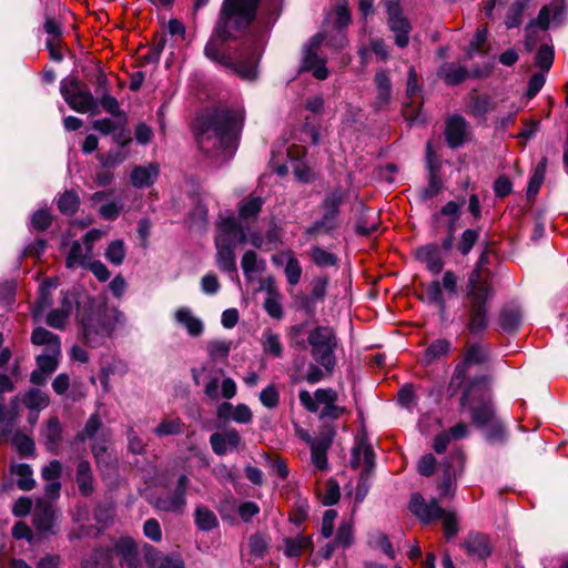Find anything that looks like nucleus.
Masks as SVG:
<instances>
[{"mask_svg": "<svg viewBox=\"0 0 568 568\" xmlns=\"http://www.w3.org/2000/svg\"><path fill=\"white\" fill-rule=\"evenodd\" d=\"M462 548L467 552V555L475 557L478 560H486L493 554L494 546L487 535L469 532L465 537Z\"/></svg>", "mask_w": 568, "mask_h": 568, "instance_id": "obj_16", "label": "nucleus"}, {"mask_svg": "<svg viewBox=\"0 0 568 568\" xmlns=\"http://www.w3.org/2000/svg\"><path fill=\"white\" fill-rule=\"evenodd\" d=\"M327 44V39L324 33H317L304 48L301 70L312 71L314 78L317 80H325L328 77V70L325 67L326 60L318 53L323 44Z\"/></svg>", "mask_w": 568, "mask_h": 568, "instance_id": "obj_11", "label": "nucleus"}, {"mask_svg": "<svg viewBox=\"0 0 568 568\" xmlns=\"http://www.w3.org/2000/svg\"><path fill=\"white\" fill-rule=\"evenodd\" d=\"M33 525L41 534H55L54 511L49 505L38 501L33 515Z\"/></svg>", "mask_w": 568, "mask_h": 568, "instance_id": "obj_23", "label": "nucleus"}, {"mask_svg": "<svg viewBox=\"0 0 568 568\" xmlns=\"http://www.w3.org/2000/svg\"><path fill=\"white\" fill-rule=\"evenodd\" d=\"M113 556L109 548L95 550L85 561L84 568H111Z\"/></svg>", "mask_w": 568, "mask_h": 568, "instance_id": "obj_41", "label": "nucleus"}, {"mask_svg": "<svg viewBox=\"0 0 568 568\" xmlns=\"http://www.w3.org/2000/svg\"><path fill=\"white\" fill-rule=\"evenodd\" d=\"M75 480L82 495L88 496L93 491V477L90 464L87 460L79 462Z\"/></svg>", "mask_w": 568, "mask_h": 568, "instance_id": "obj_30", "label": "nucleus"}, {"mask_svg": "<svg viewBox=\"0 0 568 568\" xmlns=\"http://www.w3.org/2000/svg\"><path fill=\"white\" fill-rule=\"evenodd\" d=\"M221 237H223L225 244L233 247H236V244L247 242L246 233L233 216L223 217L219 222L215 240Z\"/></svg>", "mask_w": 568, "mask_h": 568, "instance_id": "obj_14", "label": "nucleus"}, {"mask_svg": "<svg viewBox=\"0 0 568 568\" xmlns=\"http://www.w3.org/2000/svg\"><path fill=\"white\" fill-rule=\"evenodd\" d=\"M354 529L352 520H344L341 523L335 544L341 547H349L353 542Z\"/></svg>", "mask_w": 568, "mask_h": 568, "instance_id": "obj_52", "label": "nucleus"}, {"mask_svg": "<svg viewBox=\"0 0 568 568\" xmlns=\"http://www.w3.org/2000/svg\"><path fill=\"white\" fill-rule=\"evenodd\" d=\"M102 428V423L98 415H91L85 423L83 430L78 435L79 439H98L95 436Z\"/></svg>", "mask_w": 568, "mask_h": 568, "instance_id": "obj_55", "label": "nucleus"}, {"mask_svg": "<svg viewBox=\"0 0 568 568\" xmlns=\"http://www.w3.org/2000/svg\"><path fill=\"white\" fill-rule=\"evenodd\" d=\"M93 251L84 243L74 241L67 254L65 265L68 268L87 267L92 258Z\"/></svg>", "mask_w": 568, "mask_h": 568, "instance_id": "obj_25", "label": "nucleus"}, {"mask_svg": "<svg viewBox=\"0 0 568 568\" xmlns=\"http://www.w3.org/2000/svg\"><path fill=\"white\" fill-rule=\"evenodd\" d=\"M464 203H465L464 201H462L460 203H457L455 201H449L448 203H446L443 206V209L440 211L443 215L450 217V224H449L450 234H453L455 231L454 224L460 216V209L464 205Z\"/></svg>", "mask_w": 568, "mask_h": 568, "instance_id": "obj_61", "label": "nucleus"}, {"mask_svg": "<svg viewBox=\"0 0 568 568\" xmlns=\"http://www.w3.org/2000/svg\"><path fill=\"white\" fill-rule=\"evenodd\" d=\"M80 204L79 196L73 191L64 192L58 200V207L63 214H73Z\"/></svg>", "mask_w": 568, "mask_h": 568, "instance_id": "obj_49", "label": "nucleus"}, {"mask_svg": "<svg viewBox=\"0 0 568 568\" xmlns=\"http://www.w3.org/2000/svg\"><path fill=\"white\" fill-rule=\"evenodd\" d=\"M311 260L321 267L333 266L336 264L337 258L334 254L325 251L320 246L312 247L310 252Z\"/></svg>", "mask_w": 568, "mask_h": 568, "instance_id": "obj_51", "label": "nucleus"}, {"mask_svg": "<svg viewBox=\"0 0 568 568\" xmlns=\"http://www.w3.org/2000/svg\"><path fill=\"white\" fill-rule=\"evenodd\" d=\"M443 519L445 536L447 539L454 538L458 534V520L454 513L445 511L443 509V515L440 517Z\"/></svg>", "mask_w": 568, "mask_h": 568, "instance_id": "obj_59", "label": "nucleus"}, {"mask_svg": "<svg viewBox=\"0 0 568 568\" xmlns=\"http://www.w3.org/2000/svg\"><path fill=\"white\" fill-rule=\"evenodd\" d=\"M243 272L248 275L251 273L257 272L264 267L263 262L258 263L257 255L253 251H247L241 262Z\"/></svg>", "mask_w": 568, "mask_h": 568, "instance_id": "obj_62", "label": "nucleus"}, {"mask_svg": "<svg viewBox=\"0 0 568 568\" xmlns=\"http://www.w3.org/2000/svg\"><path fill=\"white\" fill-rule=\"evenodd\" d=\"M263 205L260 196H247L239 205V215L242 220H248L258 214Z\"/></svg>", "mask_w": 568, "mask_h": 568, "instance_id": "obj_42", "label": "nucleus"}, {"mask_svg": "<svg viewBox=\"0 0 568 568\" xmlns=\"http://www.w3.org/2000/svg\"><path fill=\"white\" fill-rule=\"evenodd\" d=\"M183 430V424L179 418H166L163 419L158 427L153 429V433L158 437L170 436L181 434Z\"/></svg>", "mask_w": 568, "mask_h": 568, "instance_id": "obj_47", "label": "nucleus"}, {"mask_svg": "<svg viewBox=\"0 0 568 568\" xmlns=\"http://www.w3.org/2000/svg\"><path fill=\"white\" fill-rule=\"evenodd\" d=\"M315 398L318 406L322 405L323 409L320 417L322 419H337L345 413V408L336 405L338 395L332 388H320L315 392Z\"/></svg>", "mask_w": 568, "mask_h": 568, "instance_id": "obj_18", "label": "nucleus"}, {"mask_svg": "<svg viewBox=\"0 0 568 568\" xmlns=\"http://www.w3.org/2000/svg\"><path fill=\"white\" fill-rule=\"evenodd\" d=\"M521 324V311L518 306H506L499 316V325L506 332L517 329Z\"/></svg>", "mask_w": 568, "mask_h": 568, "instance_id": "obj_33", "label": "nucleus"}, {"mask_svg": "<svg viewBox=\"0 0 568 568\" xmlns=\"http://www.w3.org/2000/svg\"><path fill=\"white\" fill-rule=\"evenodd\" d=\"M529 0H516L508 9L505 24L508 29L516 28L521 23L523 13Z\"/></svg>", "mask_w": 568, "mask_h": 568, "instance_id": "obj_45", "label": "nucleus"}, {"mask_svg": "<svg viewBox=\"0 0 568 568\" xmlns=\"http://www.w3.org/2000/svg\"><path fill=\"white\" fill-rule=\"evenodd\" d=\"M311 452H312V462L318 469H325L327 466L326 452L329 447V442L326 439H308Z\"/></svg>", "mask_w": 568, "mask_h": 568, "instance_id": "obj_36", "label": "nucleus"}, {"mask_svg": "<svg viewBox=\"0 0 568 568\" xmlns=\"http://www.w3.org/2000/svg\"><path fill=\"white\" fill-rule=\"evenodd\" d=\"M105 258L114 265H121L125 258V246L123 241H112L105 251Z\"/></svg>", "mask_w": 568, "mask_h": 568, "instance_id": "obj_50", "label": "nucleus"}, {"mask_svg": "<svg viewBox=\"0 0 568 568\" xmlns=\"http://www.w3.org/2000/svg\"><path fill=\"white\" fill-rule=\"evenodd\" d=\"M284 273L288 284L292 286L296 285L301 280L302 267L292 254L288 255Z\"/></svg>", "mask_w": 568, "mask_h": 568, "instance_id": "obj_53", "label": "nucleus"}, {"mask_svg": "<svg viewBox=\"0 0 568 568\" xmlns=\"http://www.w3.org/2000/svg\"><path fill=\"white\" fill-rule=\"evenodd\" d=\"M243 122L244 113L240 109H223L206 118L199 119L196 128L199 146L204 152L219 148L225 158H230L236 149V141Z\"/></svg>", "mask_w": 568, "mask_h": 568, "instance_id": "obj_2", "label": "nucleus"}, {"mask_svg": "<svg viewBox=\"0 0 568 568\" xmlns=\"http://www.w3.org/2000/svg\"><path fill=\"white\" fill-rule=\"evenodd\" d=\"M312 537L305 535L285 538L282 546L283 552L286 557H300L303 552L312 550Z\"/></svg>", "mask_w": 568, "mask_h": 568, "instance_id": "obj_28", "label": "nucleus"}, {"mask_svg": "<svg viewBox=\"0 0 568 568\" xmlns=\"http://www.w3.org/2000/svg\"><path fill=\"white\" fill-rule=\"evenodd\" d=\"M258 1L260 0H224L215 29V37L207 42L204 50L209 59L231 68L239 77L248 81L257 77L256 67L260 57L258 52L254 51L246 62L233 64L223 53L222 44L233 37V31L241 30L252 22Z\"/></svg>", "mask_w": 568, "mask_h": 568, "instance_id": "obj_1", "label": "nucleus"}, {"mask_svg": "<svg viewBox=\"0 0 568 568\" xmlns=\"http://www.w3.org/2000/svg\"><path fill=\"white\" fill-rule=\"evenodd\" d=\"M72 305L67 297L63 298V305L59 310L51 311L47 316V324L53 328H63L67 318L71 313Z\"/></svg>", "mask_w": 568, "mask_h": 568, "instance_id": "obj_43", "label": "nucleus"}, {"mask_svg": "<svg viewBox=\"0 0 568 568\" xmlns=\"http://www.w3.org/2000/svg\"><path fill=\"white\" fill-rule=\"evenodd\" d=\"M112 556L119 558L122 568H141L139 564L138 547L129 536H122L112 542L109 548Z\"/></svg>", "mask_w": 568, "mask_h": 568, "instance_id": "obj_12", "label": "nucleus"}, {"mask_svg": "<svg viewBox=\"0 0 568 568\" xmlns=\"http://www.w3.org/2000/svg\"><path fill=\"white\" fill-rule=\"evenodd\" d=\"M31 339L36 345L47 346L44 353L37 358L38 368L47 375L53 373L61 353L58 336L43 327H38L33 331Z\"/></svg>", "mask_w": 568, "mask_h": 568, "instance_id": "obj_9", "label": "nucleus"}, {"mask_svg": "<svg viewBox=\"0 0 568 568\" xmlns=\"http://www.w3.org/2000/svg\"><path fill=\"white\" fill-rule=\"evenodd\" d=\"M345 199V191L335 189L331 191L322 202V217L306 230V235L317 237L328 234L338 226V209Z\"/></svg>", "mask_w": 568, "mask_h": 568, "instance_id": "obj_8", "label": "nucleus"}, {"mask_svg": "<svg viewBox=\"0 0 568 568\" xmlns=\"http://www.w3.org/2000/svg\"><path fill=\"white\" fill-rule=\"evenodd\" d=\"M174 321L183 326L187 334L192 337H197L200 335H202L203 331H204V324L202 322V320H200L199 317H196L192 310L189 308V307H179L175 312H174Z\"/></svg>", "mask_w": 568, "mask_h": 568, "instance_id": "obj_22", "label": "nucleus"}, {"mask_svg": "<svg viewBox=\"0 0 568 568\" xmlns=\"http://www.w3.org/2000/svg\"><path fill=\"white\" fill-rule=\"evenodd\" d=\"M231 348V342L222 341V339H215L211 341L207 344V352L211 358L217 359V358H225L227 357Z\"/></svg>", "mask_w": 568, "mask_h": 568, "instance_id": "obj_57", "label": "nucleus"}, {"mask_svg": "<svg viewBox=\"0 0 568 568\" xmlns=\"http://www.w3.org/2000/svg\"><path fill=\"white\" fill-rule=\"evenodd\" d=\"M195 524L201 530H211L219 524L215 514L206 507H197L195 510Z\"/></svg>", "mask_w": 568, "mask_h": 568, "instance_id": "obj_46", "label": "nucleus"}, {"mask_svg": "<svg viewBox=\"0 0 568 568\" xmlns=\"http://www.w3.org/2000/svg\"><path fill=\"white\" fill-rule=\"evenodd\" d=\"M160 166L156 163L138 165L132 170L131 182L138 189L151 186L158 179Z\"/></svg>", "mask_w": 568, "mask_h": 568, "instance_id": "obj_24", "label": "nucleus"}, {"mask_svg": "<svg viewBox=\"0 0 568 568\" xmlns=\"http://www.w3.org/2000/svg\"><path fill=\"white\" fill-rule=\"evenodd\" d=\"M444 479L440 485V490L443 495L452 494L453 479L456 478L463 471L464 467V455L460 450L452 452L449 456V460L445 462L443 465Z\"/></svg>", "mask_w": 568, "mask_h": 568, "instance_id": "obj_20", "label": "nucleus"}, {"mask_svg": "<svg viewBox=\"0 0 568 568\" xmlns=\"http://www.w3.org/2000/svg\"><path fill=\"white\" fill-rule=\"evenodd\" d=\"M377 226L378 223L375 217V212L372 210H365L356 224V231L362 235H369L377 230Z\"/></svg>", "mask_w": 568, "mask_h": 568, "instance_id": "obj_48", "label": "nucleus"}, {"mask_svg": "<svg viewBox=\"0 0 568 568\" xmlns=\"http://www.w3.org/2000/svg\"><path fill=\"white\" fill-rule=\"evenodd\" d=\"M409 509L424 523H429L430 520L437 519L440 517V515H443V508L435 499H432L427 503L419 494L412 496Z\"/></svg>", "mask_w": 568, "mask_h": 568, "instance_id": "obj_19", "label": "nucleus"}, {"mask_svg": "<svg viewBox=\"0 0 568 568\" xmlns=\"http://www.w3.org/2000/svg\"><path fill=\"white\" fill-rule=\"evenodd\" d=\"M328 20H332V23L337 29L336 36L334 38L327 39L328 47L334 49H342L346 44V37L341 31L346 28L351 21V13L345 3L338 4L334 12L328 16Z\"/></svg>", "mask_w": 568, "mask_h": 568, "instance_id": "obj_17", "label": "nucleus"}, {"mask_svg": "<svg viewBox=\"0 0 568 568\" xmlns=\"http://www.w3.org/2000/svg\"><path fill=\"white\" fill-rule=\"evenodd\" d=\"M120 316L121 313L115 308L100 307L93 311L83 323L85 342L93 347L98 346L111 335Z\"/></svg>", "mask_w": 568, "mask_h": 568, "instance_id": "obj_5", "label": "nucleus"}, {"mask_svg": "<svg viewBox=\"0 0 568 568\" xmlns=\"http://www.w3.org/2000/svg\"><path fill=\"white\" fill-rule=\"evenodd\" d=\"M460 405L470 412L474 424L493 428L488 434L491 442L503 439L505 429L495 416L490 388L485 378H476L467 384L460 398Z\"/></svg>", "mask_w": 568, "mask_h": 568, "instance_id": "obj_3", "label": "nucleus"}, {"mask_svg": "<svg viewBox=\"0 0 568 568\" xmlns=\"http://www.w3.org/2000/svg\"><path fill=\"white\" fill-rule=\"evenodd\" d=\"M22 402L30 409L41 410L49 405V396L40 389H30Z\"/></svg>", "mask_w": 568, "mask_h": 568, "instance_id": "obj_44", "label": "nucleus"}, {"mask_svg": "<svg viewBox=\"0 0 568 568\" xmlns=\"http://www.w3.org/2000/svg\"><path fill=\"white\" fill-rule=\"evenodd\" d=\"M240 443V433L234 428H229L221 433H214L210 437L212 450L219 456H223L227 452L236 449Z\"/></svg>", "mask_w": 568, "mask_h": 568, "instance_id": "obj_21", "label": "nucleus"}, {"mask_svg": "<svg viewBox=\"0 0 568 568\" xmlns=\"http://www.w3.org/2000/svg\"><path fill=\"white\" fill-rule=\"evenodd\" d=\"M263 351L274 357H281L283 353V345L280 335L271 329H266L262 337Z\"/></svg>", "mask_w": 568, "mask_h": 568, "instance_id": "obj_40", "label": "nucleus"}, {"mask_svg": "<svg viewBox=\"0 0 568 568\" xmlns=\"http://www.w3.org/2000/svg\"><path fill=\"white\" fill-rule=\"evenodd\" d=\"M388 26L395 34V42L398 47L404 48L408 43V33L410 31L409 22L402 17L397 2H390L387 6Z\"/></svg>", "mask_w": 568, "mask_h": 568, "instance_id": "obj_15", "label": "nucleus"}, {"mask_svg": "<svg viewBox=\"0 0 568 568\" xmlns=\"http://www.w3.org/2000/svg\"><path fill=\"white\" fill-rule=\"evenodd\" d=\"M489 357L488 349L481 344H468L465 347L463 359L455 366L448 392L453 396L464 385L467 376V369L470 365L485 363Z\"/></svg>", "mask_w": 568, "mask_h": 568, "instance_id": "obj_10", "label": "nucleus"}, {"mask_svg": "<svg viewBox=\"0 0 568 568\" xmlns=\"http://www.w3.org/2000/svg\"><path fill=\"white\" fill-rule=\"evenodd\" d=\"M187 483V476H180L175 491L173 494L158 497L154 501L155 508L168 513H182L186 505L185 490Z\"/></svg>", "mask_w": 568, "mask_h": 568, "instance_id": "obj_13", "label": "nucleus"}, {"mask_svg": "<svg viewBox=\"0 0 568 568\" xmlns=\"http://www.w3.org/2000/svg\"><path fill=\"white\" fill-rule=\"evenodd\" d=\"M216 263L219 267L227 273L236 271L235 247L225 244L223 237L215 240Z\"/></svg>", "mask_w": 568, "mask_h": 568, "instance_id": "obj_27", "label": "nucleus"}, {"mask_svg": "<svg viewBox=\"0 0 568 568\" xmlns=\"http://www.w3.org/2000/svg\"><path fill=\"white\" fill-rule=\"evenodd\" d=\"M11 471L18 476L17 486L21 490H31L36 486L32 469L27 464L12 466Z\"/></svg>", "mask_w": 568, "mask_h": 568, "instance_id": "obj_38", "label": "nucleus"}, {"mask_svg": "<svg viewBox=\"0 0 568 568\" xmlns=\"http://www.w3.org/2000/svg\"><path fill=\"white\" fill-rule=\"evenodd\" d=\"M466 121L459 115H454L448 119L446 124V140L450 148H457L463 144L466 135Z\"/></svg>", "mask_w": 568, "mask_h": 568, "instance_id": "obj_26", "label": "nucleus"}, {"mask_svg": "<svg viewBox=\"0 0 568 568\" xmlns=\"http://www.w3.org/2000/svg\"><path fill=\"white\" fill-rule=\"evenodd\" d=\"M281 300H282L281 294L274 295V296H266L264 304H263L266 313L271 317L276 318V320H280L283 316V308H282Z\"/></svg>", "mask_w": 568, "mask_h": 568, "instance_id": "obj_60", "label": "nucleus"}, {"mask_svg": "<svg viewBox=\"0 0 568 568\" xmlns=\"http://www.w3.org/2000/svg\"><path fill=\"white\" fill-rule=\"evenodd\" d=\"M427 164L429 169V181L427 187L423 191L424 199H430L438 194L442 189V181L437 174V164L432 156L430 145L428 144Z\"/></svg>", "mask_w": 568, "mask_h": 568, "instance_id": "obj_31", "label": "nucleus"}, {"mask_svg": "<svg viewBox=\"0 0 568 568\" xmlns=\"http://www.w3.org/2000/svg\"><path fill=\"white\" fill-rule=\"evenodd\" d=\"M439 75L446 83L454 85L463 82L467 78L468 72L459 64L446 63L439 69Z\"/></svg>", "mask_w": 568, "mask_h": 568, "instance_id": "obj_34", "label": "nucleus"}, {"mask_svg": "<svg viewBox=\"0 0 568 568\" xmlns=\"http://www.w3.org/2000/svg\"><path fill=\"white\" fill-rule=\"evenodd\" d=\"M469 298V322L467 325L471 334L483 332L488 324L486 301L493 295L489 283L480 282L479 271H473L467 285Z\"/></svg>", "mask_w": 568, "mask_h": 568, "instance_id": "obj_4", "label": "nucleus"}, {"mask_svg": "<svg viewBox=\"0 0 568 568\" xmlns=\"http://www.w3.org/2000/svg\"><path fill=\"white\" fill-rule=\"evenodd\" d=\"M146 562L150 568H184V562L180 558H172L159 552L148 555Z\"/></svg>", "mask_w": 568, "mask_h": 568, "instance_id": "obj_39", "label": "nucleus"}, {"mask_svg": "<svg viewBox=\"0 0 568 568\" xmlns=\"http://www.w3.org/2000/svg\"><path fill=\"white\" fill-rule=\"evenodd\" d=\"M418 256L426 263L430 272L437 274L443 268V262L434 250L422 248L418 252Z\"/></svg>", "mask_w": 568, "mask_h": 568, "instance_id": "obj_54", "label": "nucleus"}, {"mask_svg": "<svg viewBox=\"0 0 568 568\" xmlns=\"http://www.w3.org/2000/svg\"><path fill=\"white\" fill-rule=\"evenodd\" d=\"M351 463L353 467L363 466L369 470L374 466V452L372 447L364 442L358 443L353 448Z\"/></svg>", "mask_w": 568, "mask_h": 568, "instance_id": "obj_29", "label": "nucleus"}, {"mask_svg": "<svg viewBox=\"0 0 568 568\" xmlns=\"http://www.w3.org/2000/svg\"><path fill=\"white\" fill-rule=\"evenodd\" d=\"M551 12L550 6H544L539 10V13L535 20H532L526 28L528 41H536L535 28H539L542 31H547L550 24Z\"/></svg>", "mask_w": 568, "mask_h": 568, "instance_id": "obj_35", "label": "nucleus"}, {"mask_svg": "<svg viewBox=\"0 0 568 568\" xmlns=\"http://www.w3.org/2000/svg\"><path fill=\"white\" fill-rule=\"evenodd\" d=\"M547 163V158L544 156L534 169L532 175L529 180L527 187V195L529 197L535 196L538 193L541 184L544 183Z\"/></svg>", "mask_w": 568, "mask_h": 568, "instance_id": "obj_37", "label": "nucleus"}, {"mask_svg": "<svg viewBox=\"0 0 568 568\" xmlns=\"http://www.w3.org/2000/svg\"><path fill=\"white\" fill-rule=\"evenodd\" d=\"M487 28L478 29L469 43L467 55L471 58L475 53L483 52L484 44L487 40Z\"/></svg>", "mask_w": 568, "mask_h": 568, "instance_id": "obj_63", "label": "nucleus"}, {"mask_svg": "<svg viewBox=\"0 0 568 568\" xmlns=\"http://www.w3.org/2000/svg\"><path fill=\"white\" fill-rule=\"evenodd\" d=\"M307 342L311 345V354L315 362L326 371L332 372L336 363L334 351L337 345L333 329L318 326L310 332Z\"/></svg>", "mask_w": 568, "mask_h": 568, "instance_id": "obj_7", "label": "nucleus"}, {"mask_svg": "<svg viewBox=\"0 0 568 568\" xmlns=\"http://www.w3.org/2000/svg\"><path fill=\"white\" fill-rule=\"evenodd\" d=\"M479 237V231L477 230H473V229H467L463 232L462 236H460V241L457 245V248L458 251L463 254V255H467L474 244L477 242Z\"/></svg>", "mask_w": 568, "mask_h": 568, "instance_id": "obj_56", "label": "nucleus"}, {"mask_svg": "<svg viewBox=\"0 0 568 568\" xmlns=\"http://www.w3.org/2000/svg\"><path fill=\"white\" fill-rule=\"evenodd\" d=\"M60 93L68 105L79 113H99V104L85 84L74 77H68L60 83Z\"/></svg>", "mask_w": 568, "mask_h": 568, "instance_id": "obj_6", "label": "nucleus"}, {"mask_svg": "<svg viewBox=\"0 0 568 568\" xmlns=\"http://www.w3.org/2000/svg\"><path fill=\"white\" fill-rule=\"evenodd\" d=\"M426 296L430 303L436 304L442 311L445 308V301L439 282H432L426 288Z\"/></svg>", "mask_w": 568, "mask_h": 568, "instance_id": "obj_64", "label": "nucleus"}, {"mask_svg": "<svg viewBox=\"0 0 568 568\" xmlns=\"http://www.w3.org/2000/svg\"><path fill=\"white\" fill-rule=\"evenodd\" d=\"M554 62V50L551 47L544 44L536 54V63L544 72H548Z\"/></svg>", "mask_w": 568, "mask_h": 568, "instance_id": "obj_58", "label": "nucleus"}, {"mask_svg": "<svg viewBox=\"0 0 568 568\" xmlns=\"http://www.w3.org/2000/svg\"><path fill=\"white\" fill-rule=\"evenodd\" d=\"M450 348L452 346L449 341L436 339L425 349L422 362L425 365H429L438 361L439 358L446 356L449 353Z\"/></svg>", "mask_w": 568, "mask_h": 568, "instance_id": "obj_32", "label": "nucleus"}]
</instances>
